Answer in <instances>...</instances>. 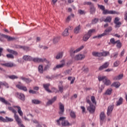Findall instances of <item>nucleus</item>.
I'll return each instance as SVG.
<instances>
[{
	"mask_svg": "<svg viewBox=\"0 0 127 127\" xmlns=\"http://www.w3.org/2000/svg\"><path fill=\"white\" fill-rule=\"evenodd\" d=\"M83 48H84V46H80L79 48L75 50H74V48H71L70 50V54L71 57H72V58H74L77 61L83 60V59H84L85 55L82 54H78L74 57L75 55V53H77V52H79V51H81V50H82Z\"/></svg>",
	"mask_w": 127,
	"mask_h": 127,
	"instance_id": "obj_1",
	"label": "nucleus"
},
{
	"mask_svg": "<svg viewBox=\"0 0 127 127\" xmlns=\"http://www.w3.org/2000/svg\"><path fill=\"white\" fill-rule=\"evenodd\" d=\"M86 103L89 104V106L87 107V111H89L90 114H94L95 113V111H96V107L94 106V105L92 104L91 102V100H90V96H87L86 98Z\"/></svg>",
	"mask_w": 127,
	"mask_h": 127,
	"instance_id": "obj_2",
	"label": "nucleus"
},
{
	"mask_svg": "<svg viewBox=\"0 0 127 127\" xmlns=\"http://www.w3.org/2000/svg\"><path fill=\"white\" fill-rule=\"evenodd\" d=\"M66 120V117H60L59 120H56L58 126H61V123H60V121L62 122V126L63 127H69L70 126V123Z\"/></svg>",
	"mask_w": 127,
	"mask_h": 127,
	"instance_id": "obj_3",
	"label": "nucleus"
},
{
	"mask_svg": "<svg viewBox=\"0 0 127 127\" xmlns=\"http://www.w3.org/2000/svg\"><path fill=\"white\" fill-rule=\"evenodd\" d=\"M98 80L99 81H103L104 85L106 86H109L111 84V80L108 79V77L106 76H98Z\"/></svg>",
	"mask_w": 127,
	"mask_h": 127,
	"instance_id": "obj_4",
	"label": "nucleus"
},
{
	"mask_svg": "<svg viewBox=\"0 0 127 127\" xmlns=\"http://www.w3.org/2000/svg\"><path fill=\"white\" fill-rule=\"evenodd\" d=\"M97 5L98 7L100 8V9L102 10L103 14H112V13H113V10H109L108 9H105V6L103 5H100L99 4H98Z\"/></svg>",
	"mask_w": 127,
	"mask_h": 127,
	"instance_id": "obj_5",
	"label": "nucleus"
},
{
	"mask_svg": "<svg viewBox=\"0 0 127 127\" xmlns=\"http://www.w3.org/2000/svg\"><path fill=\"white\" fill-rule=\"evenodd\" d=\"M32 61H33V62H37L38 63H43V62H46L47 64H49V61L46 60V58H32Z\"/></svg>",
	"mask_w": 127,
	"mask_h": 127,
	"instance_id": "obj_6",
	"label": "nucleus"
},
{
	"mask_svg": "<svg viewBox=\"0 0 127 127\" xmlns=\"http://www.w3.org/2000/svg\"><path fill=\"white\" fill-rule=\"evenodd\" d=\"M120 18L118 17H117L115 18L114 22L115 25V28H119V27H121V25H122V22L120 21Z\"/></svg>",
	"mask_w": 127,
	"mask_h": 127,
	"instance_id": "obj_7",
	"label": "nucleus"
},
{
	"mask_svg": "<svg viewBox=\"0 0 127 127\" xmlns=\"http://www.w3.org/2000/svg\"><path fill=\"white\" fill-rule=\"evenodd\" d=\"M59 109L60 111L59 112V114L61 116H63L64 112H65V109L64 108V105L62 104L61 102L59 103Z\"/></svg>",
	"mask_w": 127,
	"mask_h": 127,
	"instance_id": "obj_8",
	"label": "nucleus"
},
{
	"mask_svg": "<svg viewBox=\"0 0 127 127\" xmlns=\"http://www.w3.org/2000/svg\"><path fill=\"white\" fill-rule=\"evenodd\" d=\"M100 125L101 126H102L104 124V122H105V119H106V115H105V113L101 112V113L100 115Z\"/></svg>",
	"mask_w": 127,
	"mask_h": 127,
	"instance_id": "obj_9",
	"label": "nucleus"
},
{
	"mask_svg": "<svg viewBox=\"0 0 127 127\" xmlns=\"http://www.w3.org/2000/svg\"><path fill=\"white\" fill-rule=\"evenodd\" d=\"M115 107V105H110L107 109V116L109 117L111 116V114L113 112V110H114V108Z\"/></svg>",
	"mask_w": 127,
	"mask_h": 127,
	"instance_id": "obj_10",
	"label": "nucleus"
},
{
	"mask_svg": "<svg viewBox=\"0 0 127 127\" xmlns=\"http://www.w3.org/2000/svg\"><path fill=\"white\" fill-rule=\"evenodd\" d=\"M15 120L17 124H18V126L20 127H25V126H24V125H23V124H21V123H22L21 119L20 118H19V117L16 116Z\"/></svg>",
	"mask_w": 127,
	"mask_h": 127,
	"instance_id": "obj_11",
	"label": "nucleus"
},
{
	"mask_svg": "<svg viewBox=\"0 0 127 127\" xmlns=\"http://www.w3.org/2000/svg\"><path fill=\"white\" fill-rule=\"evenodd\" d=\"M0 65H1V66H4V67H8L9 68H11L12 67H13V66H14L13 63L11 62H9L4 64L1 63Z\"/></svg>",
	"mask_w": 127,
	"mask_h": 127,
	"instance_id": "obj_12",
	"label": "nucleus"
},
{
	"mask_svg": "<svg viewBox=\"0 0 127 127\" xmlns=\"http://www.w3.org/2000/svg\"><path fill=\"white\" fill-rule=\"evenodd\" d=\"M109 65H110V63L109 62H106L102 65L100 66L99 68V71H102V70H104V69H106L109 67Z\"/></svg>",
	"mask_w": 127,
	"mask_h": 127,
	"instance_id": "obj_13",
	"label": "nucleus"
},
{
	"mask_svg": "<svg viewBox=\"0 0 127 127\" xmlns=\"http://www.w3.org/2000/svg\"><path fill=\"white\" fill-rule=\"evenodd\" d=\"M109 65H110V63L109 62H106L102 65L100 66L99 68V71H102V70H104V69H106L109 67Z\"/></svg>",
	"mask_w": 127,
	"mask_h": 127,
	"instance_id": "obj_14",
	"label": "nucleus"
},
{
	"mask_svg": "<svg viewBox=\"0 0 127 127\" xmlns=\"http://www.w3.org/2000/svg\"><path fill=\"white\" fill-rule=\"evenodd\" d=\"M49 87H50V84L49 83H46L43 84V88H45V90L47 91L48 93H52V91L49 89Z\"/></svg>",
	"mask_w": 127,
	"mask_h": 127,
	"instance_id": "obj_15",
	"label": "nucleus"
},
{
	"mask_svg": "<svg viewBox=\"0 0 127 127\" xmlns=\"http://www.w3.org/2000/svg\"><path fill=\"white\" fill-rule=\"evenodd\" d=\"M16 87L19 90H22V91H24V92H27V88H26L25 86H22L20 84H17Z\"/></svg>",
	"mask_w": 127,
	"mask_h": 127,
	"instance_id": "obj_16",
	"label": "nucleus"
},
{
	"mask_svg": "<svg viewBox=\"0 0 127 127\" xmlns=\"http://www.w3.org/2000/svg\"><path fill=\"white\" fill-rule=\"evenodd\" d=\"M17 96L18 99H19V100H21V101H22L23 102H24V101H25V96H24V94L22 93H17Z\"/></svg>",
	"mask_w": 127,
	"mask_h": 127,
	"instance_id": "obj_17",
	"label": "nucleus"
},
{
	"mask_svg": "<svg viewBox=\"0 0 127 127\" xmlns=\"http://www.w3.org/2000/svg\"><path fill=\"white\" fill-rule=\"evenodd\" d=\"M20 79H21V80H22V81H24V82L27 83V84L30 83L32 81L31 79L29 78H25L23 76L20 77Z\"/></svg>",
	"mask_w": 127,
	"mask_h": 127,
	"instance_id": "obj_18",
	"label": "nucleus"
},
{
	"mask_svg": "<svg viewBox=\"0 0 127 127\" xmlns=\"http://www.w3.org/2000/svg\"><path fill=\"white\" fill-rule=\"evenodd\" d=\"M71 27L66 28L62 33L63 36H68V35H69V29H71Z\"/></svg>",
	"mask_w": 127,
	"mask_h": 127,
	"instance_id": "obj_19",
	"label": "nucleus"
},
{
	"mask_svg": "<svg viewBox=\"0 0 127 127\" xmlns=\"http://www.w3.org/2000/svg\"><path fill=\"white\" fill-rule=\"evenodd\" d=\"M64 66H65L64 63H63L60 64H58L53 68V71H56V69H60V68H63Z\"/></svg>",
	"mask_w": 127,
	"mask_h": 127,
	"instance_id": "obj_20",
	"label": "nucleus"
},
{
	"mask_svg": "<svg viewBox=\"0 0 127 127\" xmlns=\"http://www.w3.org/2000/svg\"><path fill=\"white\" fill-rule=\"evenodd\" d=\"M23 59L25 61H32V57L30 56H24L23 57Z\"/></svg>",
	"mask_w": 127,
	"mask_h": 127,
	"instance_id": "obj_21",
	"label": "nucleus"
},
{
	"mask_svg": "<svg viewBox=\"0 0 127 127\" xmlns=\"http://www.w3.org/2000/svg\"><path fill=\"white\" fill-rule=\"evenodd\" d=\"M13 108H16L17 109H18V113L21 117H22V116H23V113L22 112V111H21V108H20V107L18 106H14Z\"/></svg>",
	"mask_w": 127,
	"mask_h": 127,
	"instance_id": "obj_22",
	"label": "nucleus"
},
{
	"mask_svg": "<svg viewBox=\"0 0 127 127\" xmlns=\"http://www.w3.org/2000/svg\"><path fill=\"white\" fill-rule=\"evenodd\" d=\"M57 100V97L55 96L54 98H53L52 99L49 100L48 102L47 103V105H52L53 103H54L55 101Z\"/></svg>",
	"mask_w": 127,
	"mask_h": 127,
	"instance_id": "obj_23",
	"label": "nucleus"
},
{
	"mask_svg": "<svg viewBox=\"0 0 127 127\" xmlns=\"http://www.w3.org/2000/svg\"><path fill=\"white\" fill-rule=\"evenodd\" d=\"M90 12L91 14H94L95 12H96V8H95V6L94 4H91L90 7Z\"/></svg>",
	"mask_w": 127,
	"mask_h": 127,
	"instance_id": "obj_24",
	"label": "nucleus"
},
{
	"mask_svg": "<svg viewBox=\"0 0 127 127\" xmlns=\"http://www.w3.org/2000/svg\"><path fill=\"white\" fill-rule=\"evenodd\" d=\"M8 109L9 110V111H11L12 112V113H13V114H14V117L15 120L16 117H19V116H18V115H16V113H17L16 112V110L13 109L12 107H8Z\"/></svg>",
	"mask_w": 127,
	"mask_h": 127,
	"instance_id": "obj_25",
	"label": "nucleus"
},
{
	"mask_svg": "<svg viewBox=\"0 0 127 127\" xmlns=\"http://www.w3.org/2000/svg\"><path fill=\"white\" fill-rule=\"evenodd\" d=\"M2 36H3V37H4V38H6V39H7L8 41H12V40H14V38H12L8 35L2 34Z\"/></svg>",
	"mask_w": 127,
	"mask_h": 127,
	"instance_id": "obj_26",
	"label": "nucleus"
},
{
	"mask_svg": "<svg viewBox=\"0 0 127 127\" xmlns=\"http://www.w3.org/2000/svg\"><path fill=\"white\" fill-rule=\"evenodd\" d=\"M7 51H8L9 53H11V54H13V55H15V56H17V55H18V53H17V52L14 51L13 50L7 49Z\"/></svg>",
	"mask_w": 127,
	"mask_h": 127,
	"instance_id": "obj_27",
	"label": "nucleus"
},
{
	"mask_svg": "<svg viewBox=\"0 0 127 127\" xmlns=\"http://www.w3.org/2000/svg\"><path fill=\"white\" fill-rule=\"evenodd\" d=\"M119 57V52H115L111 54L110 58L113 59H117V57Z\"/></svg>",
	"mask_w": 127,
	"mask_h": 127,
	"instance_id": "obj_28",
	"label": "nucleus"
},
{
	"mask_svg": "<svg viewBox=\"0 0 127 127\" xmlns=\"http://www.w3.org/2000/svg\"><path fill=\"white\" fill-rule=\"evenodd\" d=\"M0 102H1V103L5 104V105H10V103L9 102H8V101L5 100V99H4L2 97H0Z\"/></svg>",
	"mask_w": 127,
	"mask_h": 127,
	"instance_id": "obj_29",
	"label": "nucleus"
},
{
	"mask_svg": "<svg viewBox=\"0 0 127 127\" xmlns=\"http://www.w3.org/2000/svg\"><path fill=\"white\" fill-rule=\"evenodd\" d=\"M106 33H103L100 35H98V36H95L93 37V39H95V38H98V39H100V38H102V37H103V36H106Z\"/></svg>",
	"mask_w": 127,
	"mask_h": 127,
	"instance_id": "obj_30",
	"label": "nucleus"
},
{
	"mask_svg": "<svg viewBox=\"0 0 127 127\" xmlns=\"http://www.w3.org/2000/svg\"><path fill=\"white\" fill-rule=\"evenodd\" d=\"M112 30H113V28L112 26H109L104 31V33L106 34V35H108Z\"/></svg>",
	"mask_w": 127,
	"mask_h": 127,
	"instance_id": "obj_31",
	"label": "nucleus"
},
{
	"mask_svg": "<svg viewBox=\"0 0 127 127\" xmlns=\"http://www.w3.org/2000/svg\"><path fill=\"white\" fill-rule=\"evenodd\" d=\"M6 78H9V79H11V80H14V79H18V77L14 75H6Z\"/></svg>",
	"mask_w": 127,
	"mask_h": 127,
	"instance_id": "obj_32",
	"label": "nucleus"
},
{
	"mask_svg": "<svg viewBox=\"0 0 127 127\" xmlns=\"http://www.w3.org/2000/svg\"><path fill=\"white\" fill-rule=\"evenodd\" d=\"M123 77H124V74H121L117 76L114 77L113 78V80H121V79H123Z\"/></svg>",
	"mask_w": 127,
	"mask_h": 127,
	"instance_id": "obj_33",
	"label": "nucleus"
},
{
	"mask_svg": "<svg viewBox=\"0 0 127 127\" xmlns=\"http://www.w3.org/2000/svg\"><path fill=\"white\" fill-rule=\"evenodd\" d=\"M100 53H101V57H102V56H103L104 57H106L108 55H110V52H108V51H104L103 52Z\"/></svg>",
	"mask_w": 127,
	"mask_h": 127,
	"instance_id": "obj_34",
	"label": "nucleus"
},
{
	"mask_svg": "<svg viewBox=\"0 0 127 127\" xmlns=\"http://www.w3.org/2000/svg\"><path fill=\"white\" fill-rule=\"evenodd\" d=\"M121 86V83L119 82H114L112 85L111 87H115V88H119Z\"/></svg>",
	"mask_w": 127,
	"mask_h": 127,
	"instance_id": "obj_35",
	"label": "nucleus"
},
{
	"mask_svg": "<svg viewBox=\"0 0 127 127\" xmlns=\"http://www.w3.org/2000/svg\"><path fill=\"white\" fill-rule=\"evenodd\" d=\"M80 26V25H79L78 26L74 28V33L75 34H78V33H79V31H80V29H81V27Z\"/></svg>",
	"mask_w": 127,
	"mask_h": 127,
	"instance_id": "obj_36",
	"label": "nucleus"
},
{
	"mask_svg": "<svg viewBox=\"0 0 127 127\" xmlns=\"http://www.w3.org/2000/svg\"><path fill=\"white\" fill-rule=\"evenodd\" d=\"M92 55L94 57H101V53H99L98 52H93L92 53Z\"/></svg>",
	"mask_w": 127,
	"mask_h": 127,
	"instance_id": "obj_37",
	"label": "nucleus"
},
{
	"mask_svg": "<svg viewBox=\"0 0 127 127\" xmlns=\"http://www.w3.org/2000/svg\"><path fill=\"white\" fill-rule=\"evenodd\" d=\"M38 71L40 74H43V72L44 71V69H43V65H40L38 67Z\"/></svg>",
	"mask_w": 127,
	"mask_h": 127,
	"instance_id": "obj_38",
	"label": "nucleus"
},
{
	"mask_svg": "<svg viewBox=\"0 0 127 127\" xmlns=\"http://www.w3.org/2000/svg\"><path fill=\"white\" fill-rule=\"evenodd\" d=\"M123 101H124V99L123 98L120 97L118 101H117V104L116 106H121L122 104H123Z\"/></svg>",
	"mask_w": 127,
	"mask_h": 127,
	"instance_id": "obj_39",
	"label": "nucleus"
},
{
	"mask_svg": "<svg viewBox=\"0 0 127 127\" xmlns=\"http://www.w3.org/2000/svg\"><path fill=\"white\" fill-rule=\"evenodd\" d=\"M32 103L35 105H39V104H41V101L37 99H33L32 100Z\"/></svg>",
	"mask_w": 127,
	"mask_h": 127,
	"instance_id": "obj_40",
	"label": "nucleus"
},
{
	"mask_svg": "<svg viewBox=\"0 0 127 127\" xmlns=\"http://www.w3.org/2000/svg\"><path fill=\"white\" fill-rule=\"evenodd\" d=\"M13 121V119L8 118L7 117H5V119H4V123H8V122H11Z\"/></svg>",
	"mask_w": 127,
	"mask_h": 127,
	"instance_id": "obj_41",
	"label": "nucleus"
},
{
	"mask_svg": "<svg viewBox=\"0 0 127 127\" xmlns=\"http://www.w3.org/2000/svg\"><path fill=\"white\" fill-rule=\"evenodd\" d=\"M94 32H96V30L94 29H92L88 31L87 34L91 37L92 33H94Z\"/></svg>",
	"mask_w": 127,
	"mask_h": 127,
	"instance_id": "obj_42",
	"label": "nucleus"
},
{
	"mask_svg": "<svg viewBox=\"0 0 127 127\" xmlns=\"http://www.w3.org/2000/svg\"><path fill=\"white\" fill-rule=\"evenodd\" d=\"M90 37H91L89 35H88L87 34H86L85 35H84V36L83 37V41H85V42L88 41Z\"/></svg>",
	"mask_w": 127,
	"mask_h": 127,
	"instance_id": "obj_43",
	"label": "nucleus"
},
{
	"mask_svg": "<svg viewBox=\"0 0 127 127\" xmlns=\"http://www.w3.org/2000/svg\"><path fill=\"white\" fill-rule=\"evenodd\" d=\"M112 16H108L105 20V22H111L112 21Z\"/></svg>",
	"mask_w": 127,
	"mask_h": 127,
	"instance_id": "obj_44",
	"label": "nucleus"
},
{
	"mask_svg": "<svg viewBox=\"0 0 127 127\" xmlns=\"http://www.w3.org/2000/svg\"><path fill=\"white\" fill-rule=\"evenodd\" d=\"M63 57V52H60L56 57V59H60V58H62Z\"/></svg>",
	"mask_w": 127,
	"mask_h": 127,
	"instance_id": "obj_45",
	"label": "nucleus"
},
{
	"mask_svg": "<svg viewBox=\"0 0 127 127\" xmlns=\"http://www.w3.org/2000/svg\"><path fill=\"white\" fill-rule=\"evenodd\" d=\"M116 43L117 48H122V43L120 40L116 41Z\"/></svg>",
	"mask_w": 127,
	"mask_h": 127,
	"instance_id": "obj_46",
	"label": "nucleus"
},
{
	"mask_svg": "<svg viewBox=\"0 0 127 127\" xmlns=\"http://www.w3.org/2000/svg\"><path fill=\"white\" fill-rule=\"evenodd\" d=\"M70 116L72 119H76V113L74 111H71Z\"/></svg>",
	"mask_w": 127,
	"mask_h": 127,
	"instance_id": "obj_47",
	"label": "nucleus"
},
{
	"mask_svg": "<svg viewBox=\"0 0 127 127\" xmlns=\"http://www.w3.org/2000/svg\"><path fill=\"white\" fill-rule=\"evenodd\" d=\"M113 92V89L112 88H109L107 89L105 92V95H111Z\"/></svg>",
	"mask_w": 127,
	"mask_h": 127,
	"instance_id": "obj_48",
	"label": "nucleus"
},
{
	"mask_svg": "<svg viewBox=\"0 0 127 127\" xmlns=\"http://www.w3.org/2000/svg\"><path fill=\"white\" fill-rule=\"evenodd\" d=\"M91 100L93 104H94V105H97V101H96V98H95V96H92L91 97Z\"/></svg>",
	"mask_w": 127,
	"mask_h": 127,
	"instance_id": "obj_49",
	"label": "nucleus"
},
{
	"mask_svg": "<svg viewBox=\"0 0 127 127\" xmlns=\"http://www.w3.org/2000/svg\"><path fill=\"white\" fill-rule=\"evenodd\" d=\"M98 21H99V18H95L92 20L91 23L92 24H96V23H97Z\"/></svg>",
	"mask_w": 127,
	"mask_h": 127,
	"instance_id": "obj_50",
	"label": "nucleus"
},
{
	"mask_svg": "<svg viewBox=\"0 0 127 127\" xmlns=\"http://www.w3.org/2000/svg\"><path fill=\"white\" fill-rule=\"evenodd\" d=\"M29 94H38L39 92H37V91H35V90H34L31 89V90H30L29 91Z\"/></svg>",
	"mask_w": 127,
	"mask_h": 127,
	"instance_id": "obj_51",
	"label": "nucleus"
},
{
	"mask_svg": "<svg viewBox=\"0 0 127 127\" xmlns=\"http://www.w3.org/2000/svg\"><path fill=\"white\" fill-rule=\"evenodd\" d=\"M59 39H60V38L58 37H57L54 38L53 39L54 43H55V44L57 43V42H58L59 41Z\"/></svg>",
	"mask_w": 127,
	"mask_h": 127,
	"instance_id": "obj_52",
	"label": "nucleus"
},
{
	"mask_svg": "<svg viewBox=\"0 0 127 127\" xmlns=\"http://www.w3.org/2000/svg\"><path fill=\"white\" fill-rule=\"evenodd\" d=\"M6 57L10 59H13L14 58V56H13L12 54H7L6 55Z\"/></svg>",
	"mask_w": 127,
	"mask_h": 127,
	"instance_id": "obj_53",
	"label": "nucleus"
},
{
	"mask_svg": "<svg viewBox=\"0 0 127 127\" xmlns=\"http://www.w3.org/2000/svg\"><path fill=\"white\" fill-rule=\"evenodd\" d=\"M22 49H23V50H25L26 51H29V50H30L29 47L26 46H22Z\"/></svg>",
	"mask_w": 127,
	"mask_h": 127,
	"instance_id": "obj_54",
	"label": "nucleus"
},
{
	"mask_svg": "<svg viewBox=\"0 0 127 127\" xmlns=\"http://www.w3.org/2000/svg\"><path fill=\"white\" fill-rule=\"evenodd\" d=\"M120 65V61H117L114 63V67H118Z\"/></svg>",
	"mask_w": 127,
	"mask_h": 127,
	"instance_id": "obj_55",
	"label": "nucleus"
},
{
	"mask_svg": "<svg viewBox=\"0 0 127 127\" xmlns=\"http://www.w3.org/2000/svg\"><path fill=\"white\" fill-rule=\"evenodd\" d=\"M110 42L112 44H116L117 43V41L115 40V38H114L110 39Z\"/></svg>",
	"mask_w": 127,
	"mask_h": 127,
	"instance_id": "obj_56",
	"label": "nucleus"
},
{
	"mask_svg": "<svg viewBox=\"0 0 127 127\" xmlns=\"http://www.w3.org/2000/svg\"><path fill=\"white\" fill-rule=\"evenodd\" d=\"M124 19L126 21H127V11H125L124 13Z\"/></svg>",
	"mask_w": 127,
	"mask_h": 127,
	"instance_id": "obj_57",
	"label": "nucleus"
},
{
	"mask_svg": "<svg viewBox=\"0 0 127 127\" xmlns=\"http://www.w3.org/2000/svg\"><path fill=\"white\" fill-rule=\"evenodd\" d=\"M78 13L80 14H85V11L81 10V9H79V10H78Z\"/></svg>",
	"mask_w": 127,
	"mask_h": 127,
	"instance_id": "obj_58",
	"label": "nucleus"
},
{
	"mask_svg": "<svg viewBox=\"0 0 127 127\" xmlns=\"http://www.w3.org/2000/svg\"><path fill=\"white\" fill-rule=\"evenodd\" d=\"M84 4H87V5H90V6L92 5V4H94L92 3V2H84Z\"/></svg>",
	"mask_w": 127,
	"mask_h": 127,
	"instance_id": "obj_59",
	"label": "nucleus"
},
{
	"mask_svg": "<svg viewBox=\"0 0 127 127\" xmlns=\"http://www.w3.org/2000/svg\"><path fill=\"white\" fill-rule=\"evenodd\" d=\"M70 20H71V16L70 15L67 17V18L66 19V22H69V21H70Z\"/></svg>",
	"mask_w": 127,
	"mask_h": 127,
	"instance_id": "obj_60",
	"label": "nucleus"
},
{
	"mask_svg": "<svg viewBox=\"0 0 127 127\" xmlns=\"http://www.w3.org/2000/svg\"><path fill=\"white\" fill-rule=\"evenodd\" d=\"M80 108L82 110V113L84 114V113H85V112L86 111V108H85L84 106H81Z\"/></svg>",
	"mask_w": 127,
	"mask_h": 127,
	"instance_id": "obj_61",
	"label": "nucleus"
},
{
	"mask_svg": "<svg viewBox=\"0 0 127 127\" xmlns=\"http://www.w3.org/2000/svg\"><path fill=\"white\" fill-rule=\"evenodd\" d=\"M33 89L35 91H39V87L38 86H34L33 87Z\"/></svg>",
	"mask_w": 127,
	"mask_h": 127,
	"instance_id": "obj_62",
	"label": "nucleus"
},
{
	"mask_svg": "<svg viewBox=\"0 0 127 127\" xmlns=\"http://www.w3.org/2000/svg\"><path fill=\"white\" fill-rule=\"evenodd\" d=\"M59 90L60 91V92H61V93H63V86H60L59 87Z\"/></svg>",
	"mask_w": 127,
	"mask_h": 127,
	"instance_id": "obj_63",
	"label": "nucleus"
},
{
	"mask_svg": "<svg viewBox=\"0 0 127 127\" xmlns=\"http://www.w3.org/2000/svg\"><path fill=\"white\" fill-rule=\"evenodd\" d=\"M66 73L68 74V75H71L72 73H71V69H68L66 70Z\"/></svg>",
	"mask_w": 127,
	"mask_h": 127,
	"instance_id": "obj_64",
	"label": "nucleus"
}]
</instances>
